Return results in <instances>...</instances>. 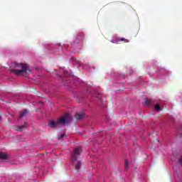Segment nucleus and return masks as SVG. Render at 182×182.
<instances>
[{"instance_id": "obj_5", "label": "nucleus", "mask_w": 182, "mask_h": 182, "mask_svg": "<svg viewBox=\"0 0 182 182\" xmlns=\"http://www.w3.org/2000/svg\"><path fill=\"white\" fill-rule=\"evenodd\" d=\"M130 41L124 38H117L114 43H129Z\"/></svg>"}, {"instance_id": "obj_6", "label": "nucleus", "mask_w": 182, "mask_h": 182, "mask_svg": "<svg viewBox=\"0 0 182 182\" xmlns=\"http://www.w3.org/2000/svg\"><path fill=\"white\" fill-rule=\"evenodd\" d=\"M9 156L5 152H0V160H8Z\"/></svg>"}, {"instance_id": "obj_10", "label": "nucleus", "mask_w": 182, "mask_h": 182, "mask_svg": "<svg viewBox=\"0 0 182 182\" xmlns=\"http://www.w3.org/2000/svg\"><path fill=\"white\" fill-rule=\"evenodd\" d=\"M80 167H82V162L77 161V164L75 165V170L79 171L80 170Z\"/></svg>"}, {"instance_id": "obj_15", "label": "nucleus", "mask_w": 182, "mask_h": 182, "mask_svg": "<svg viewBox=\"0 0 182 182\" xmlns=\"http://www.w3.org/2000/svg\"><path fill=\"white\" fill-rule=\"evenodd\" d=\"M38 103H40L41 105H43V102H42L41 101H39Z\"/></svg>"}, {"instance_id": "obj_17", "label": "nucleus", "mask_w": 182, "mask_h": 182, "mask_svg": "<svg viewBox=\"0 0 182 182\" xmlns=\"http://www.w3.org/2000/svg\"><path fill=\"white\" fill-rule=\"evenodd\" d=\"M0 120H1V117H0Z\"/></svg>"}, {"instance_id": "obj_12", "label": "nucleus", "mask_w": 182, "mask_h": 182, "mask_svg": "<svg viewBox=\"0 0 182 182\" xmlns=\"http://www.w3.org/2000/svg\"><path fill=\"white\" fill-rule=\"evenodd\" d=\"M155 110H156V112H161V107H160L159 105H156L155 106Z\"/></svg>"}, {"instance_id": "obj_14", "label": "nucleus", "mask_w": 182, "mask_h": 182, "mask_svg": "<svg viewBox=\"0 0 182 182\" xmlns=\"http://www.w3.org/2000/svg\"><path fill=\"white\" fill-rule=\"evenodd\" d=\"M83 36H84L83 33H80L79 39H82L83 38Z\"/></svg>"}, {"instance_id": "obj_2", "label": "nucleus", "mask_w": 182, "mask_h": 182, "mask_svg": "<svg viewBox=\"0 0 182 182\" xmlns=\"http://www.w3.org/2000/svg\"><path fill=\"white\" fill-rule=\"evenodd\" d=\"M70 122H72V117L70 114H65L62 118L58 119L56 122L50 121L48 123V126L51 127V129H55L59 124H65V123H70Z\"/></svg>"}, {"instance_id": "obj_4", "label": "nucleus", "mask_w": 182, "mask_h": 182, "mask_svg": "<svg viewBox=\"0 0 182 182\" xmlns=\"http://www.w3.org/2000/svg\"><path fill=\"white\" fill-rule=\"evenodd\" d=\"M143 105L146 107H150L153 106V105H154V101H153V100H149L147 98H145Z\"/></svg>"}, {"instance_id": "obj_11", "label": "nucleus", "mask_w": 182, "mask_h": 182, "mask_svg": "<svg viewBox=\"0 0 182 182\" xmlns=\"http://www.w3.org/2000/svg\"><path fill=\"white\" fill-rule=\"evenodd\" d=\"M130 166V162L129 161V160H125V164H124V167H125V171H127V168H129Z\"/></svg>"}, {"instance_id": "obj_13", "label": "nucleus", "mask_w": 182, "mask_h": 182, "mask_svg": "<svg viewBox=\"0 0 182 182\" xmlns=\"http://www.w3.org/2000/svg\"><path fill=\"white\" fill-rule=\"evenodd\" d=\"M119 77H120V79H125L126 75L124 74H122V75H121V76Z\"/></svg>"}, {"instance_id": "obj_7", "label": "nucleus", "mask_w": 182, "mask_h": 182, "mask_svg": "<svg viewBox=\"0 0 182 182\" xmlns=\"http://www.w3.org/2000/svg\"><path fill=\"white\" fill-rule=\"evenodd\" d=\"M83 117H85V113H83V112H81V113L77 112L75 114L76 120H80L81 119H83Z\"/></svg>"}, {"instance_id": "obj_9", "label": "nucleus", "mask_w": 182, "mask_h": 182, "mask_svg": "<svg viewBox=\"0 0 182 182\" xmlns=\"http://www.w3.org/2000/svg\"><path fill=\"white\" fill-rule=\"evenodd\" d=\"M29 111L28 109H25L23 112H20L19 119H22L24 116H26Z\"/></svg>"}, {"instance_id": "obj_1", "label": "nucleus", "mask_w": 182, "mask_h": 182, "mask_svg": "<svg viewBox=\"0 0 182 182\" xmlns=\"http://www.w3.org/2000/svg\"><path fill=\"white\" fill-rule=\"evenodd\" d=\"M14 68L18 70H11V72L17 76H23V75H29L31 73V70H29V67L26 64L14 63Z\"/></svg>"}, {"instance_id": "obj_8", "label": "nucleus", "mask_w": 182, "mask_h": 182, "mask_svg": "<svg viewBox=\"0 0 182 182\" xmlns=\"http://www.w3.org/2000/svg\"><path fill=\"white\" fill-rule=\"evenodd\" d=\"M26 128V122L21 126H20L18 129H16V132H23V129Z\"/></svg>"}, {"instance_id": "obj_16", "label": "nucleus", "mask_w": 182, "mask_h": 182, "mask_svg": "<svg viewBox=\"0 0 182 182\" xmlns=\"http://www.w3.org/2000/svg\"><path fill=\"white\" fill-rule=\"evenodd\" d=\"M61 137H65V134H62Z\"/></svg>"}, {"instance_id": "obj_3", "label": "nucleus", "mask_w": 182, "mask_h": 182, "mask_svg": "<svg viewBox=\"0 0 182 182\" xmlns=\"http://www.w3.org/2000/svg\"><path fill=\"white\" fill-rule=\"evenodd\" d=\"M80 153H82V148L77 147L74 149L73 154L71 159L72 163H75V161H76L77 159H79Z\"/></svg>"}]
</instances>
